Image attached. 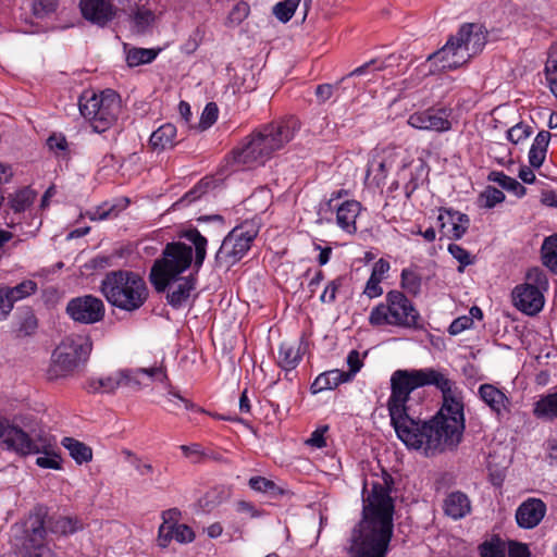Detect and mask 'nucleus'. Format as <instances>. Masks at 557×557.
Segmentation results:
<instances>
[{"mask_svg":"<svg viewBox=\"0 0 557 557\" xmlns=\"http://www.w3.org/2000/svg\"><path fill=\"white\" fill-rule=\"evenodd\" d=\"M50 444L44 443L40 448V453H44V456H40L36 459V465L44 469H53L59 470L61 469V459L60 456L55 453H50L49 448Z\"/></svg>","mask_w":557,"mask_h":557,"instance_id":"c03bdc74","label":"nucleus"},{"mask_svg":"<svg viewBox=\"0 0 557 557\" xmlns=\"http://www.w3.org/2000/svg\"><path fill=\"white\" fill-rule=\"evenodd\" d=\"M401 287L411 295H418L421 290V276L412 269L401 271Z\"/></svg>","mask_w":557,"mask_h":557,"instance_id":"37998d69","label":"nucleus"},{"mask_svg":"<svg viewBox=\"0 0 557 557\" xmlns=\"http://www.w3.org/2000/svg\"><path fill=\"white\" fill-rule=\"evenodd\" d=\"M100 292L112 307L126 312L140 309L149 296L144 277L128 270L108 272L101 281Z\"/></svg>","mask_w":557,"mask_h":557,"instance_id":"39448f33","label":"nucleus"},{"mask_svg":"<svg viewBox=\"0 0 557 557\" xmlns=\"http://www.w3.org/2000/svg\"><path fill=\"white\" fill-rule=\"evenodd\" d=\"M166 373L161 367L122 369L103 377H91L87 389L92 393H113L125 386L133 389L147 387L153 381L166 380Z\"/></svg>","mask_w":557,"mask_h":557,"instance_id":"1a4fd4ad","label":"nucleus"},{"mask_svg":"<svg viewBox=\"0 0 557 557\" xmlns=\"http://www.w3.org/2000/svg\"><path fill=\"white\" fill-rule=\"evenodd\" d=\"M249 486L253 491L267 494L270 497H277L284 493V491L277 486L273 481L263 476H252L249 480Z\"/></svg>","mask_w":557,"mask_h":557,"instance_id":"58836bf2","label":"nucleus"},{"mask_svg":"<svg viewBox=\"0 0 557 557\" xmlns=\"http://www.w3.org/2000/svg\"><path fill=\"white\" fill-rule=\"evenodd\" d=\"M47 146L55 153L65 152L69 144L66 137L62 133H53L47 139Z\"/></svg>","mask_w":557,"mask_h":557,"instance_id":"13d9d810","label":"nucleus"},{"mask_svg":"<svg viewBox=\"0 0 557 557\" xmlns=\"http://www.w3.org/2000/svg\"><path fill=\"white\" fill-rule=\"evenodd\" d=\"M393 168V160H382L377 156H374L368 164L367 178L373 177L376 185L384 182L388 171Z\"/></svg>","mask_w":557,"mask_h":557,"instance_id":"e433bc0d","label":"nucleus"},{"mask_svg":"<svg viewBox=\"0 0 557 557\" xmlns=\"http://www.w3.org/2000/svg\"><path fill=\"white\" fill-rule=\"evenodd\" d=\"M0 443L5 450L14 451L20 456H27L38 454L40 451L39 445L14 421L3 433Z\"/></svg>","mask_w":557,"mask_h":557,"instance_id":"f3484780","label":"nucleus"},{"mask_svg":"<svg viewBox=\"0 0 557 557\" xmlns=\"http://www.w3.org/2000/svg\"><path fill=\"white\" fill-rule=\"evenodd\" d=\"M329 430L327 425L320 426L314 430L310 437L306 441V444L314 448H323L326 446L324 434Z\"/></svg>","mask_w":557,"mask_h":557,"instance_id":"680f3d73","label":"nucleus"},{"mask_svg":"<svg viewBox=\"0 0 557 557\" xmlns=\"http://www.w3.org/2000/svg\"><path fill=\"white\" fill-rule=\"evenodd\" d=\"M301 359L299 348L290 343H282L277 354V364L284 371L289 372L294 370Z\"/></svg>","mask_w":557,"mask_h":557,"instance_id":"7c9ffc66","label":"nucleus"},{"mask_svg":"<svg viewBox=\"0 0 557 557\" xmlns=\"http://www.w3.org/2000/svg\"><path fill=\"white\" fill-rule=\"evenodd\" d=\"M48 525L52 533L61 535L73 534L84 528L81 520L72 517H58L53 520H49Z\"/></svg>","mask_w":557,"mask_h":557,"instance_id":"473e14b6","label":"nucleus"},{"mask_svg":"<svg viewBox=\"0 0 557 557\" xmlns=\"http://www.w3.org/2000/svg\"><path fill=\"white\" fill-rule=\"evenodd\" d=\"M249 12L250 7L247 2L240 1L236 3L228 13L226 25L228 27L238 26L249 15Z\"/></svg>","mask_w":557,"mask_h":557,"instance_id":"de8ad7c7","label":"nucleus"},{"mask_svg":"<svg viewBox=\"0 0 557 557\" xmlns=\"http://www.w3.org/2000/svg\"><path fill=\"white\" fill-rule=\"evenodd\" d=\"M548 288L546 273L535 267L525 275V282L517 285L512 290V300L517 309L528 315L539 313L545 304L544 292Z\"/></svg>","mask_w":557,"mask_h":557,"instance_id":"f8f14e48","label":"nucleus"},{"mask_svg":"<svg viewBox=\"0 0 557 557\" xmlns=\"http://www.w3.org/2000/svg\"><path fill=\"white\" fill-rule=\"evenodd\" d=\"M376 63V61H370L368 63H364L363 65L351 71L347 76L343 77L338 83L335 85L331 84H321L318 85L315 88V96L321 102H325L329 100L335 90H337L342 83L347 81L349 77L356 76V75H362L364 74L371 66H373Z\"/></svg>","mask_w":557,"mask_h":557,"instance_id":"c756f323","label":"nucleus"},{"mask_svg":"<svg viewBox=\"0 0 557 557\" xmlns=\"http://www.w3.org/2000/svg\"><path fill=\"white\" fill-rule=\"evenodd\" d=\"M37 289L36 282L32 280L23 281L14 287H0L1 296L10 298L14 304L25 297L33 295Z\"/></svg>","mask_w":557,"mask_h":557,"instance_id":"72a5a7b5","label":"nucleus"},{"mask_svg":"<svg viewBox=\"0 0 557 557\" xmlns=\"http://www.w3.org/2000/svg\"><path fill=\"white\" fill-rule=\"evenodd\" d=\"M91 351V343L82 335H70L61 341L51 355L48 376L64 377L84 364Z\"/></svg>","mask_w":557,"mask_h":557,"instance_id":"9d476101","label":"nucleus"},{"mask_svg":"<svg viewBox=\"0 0 557 557\" xmlns=\"http://www.w3.org/2000/svg\"><path fill=\"white\" fill-rule=\"evenodd\" d=\"M480 399L490 408L498 420L510 413L511 400L504 391L497 386L484 383L479 386Z\"/></svg>","mask_w":557,"mask_h":557,"instance_id":"6ab92c4d","label":"nucleus"},{"mask_svg":"<svg viewBox=\"0 0 557 557\" xmlns=\"http://www.w3.org/2000/svg\"><path fill=\"white\" fill-rule=\"evenodd\" d=\"M541 258L543 264L557 274V234L544 239L541 247Z\"/></svg>","mask_w":557,"mask_h":557,"instance_id":"c9c22d12","label":"nucleus"},{"mask_svg":"<svg viewBox=\"0 0 557 557\" xmlns=\"http://www.w3.org/2000/svg\"><path fill=\"white\" fill-rule=\"evenodd\" d=\"M125 455L127 457H132L133 458L131 462H132L133 467L137 470V472L140 475H148V474H151L153 472V467H152L151 463L143 462L139 457L135 456L129 450H126Z\"/></svg>","mask_w":557,"mask_h":557,"instance_id":"338daca9","label":"nucleus"},{"mask_svg":"<svg viewBox=\"0 0 557 557\" xmlns=\"http://www.w3.org/2000/svg\"><path fill=\"white\" fill-rule=\"evenodd\" d=\"M300 0H283L277 2L273 9V15L282 23H287L295 14Z\"/></svg>","mask_w":557,"mask_h":557,"instance_id":"79ce46f5","label":"nucleus"},{"mask_svg":"<svg viewBox=\"0 0 557 557\" xmlns=\"http://www.w3.org/2000/svg\"><path fill=\"white\" fill-rule=\"evenodd\" d=\"M208 186V183L200 182L197 184L194 188H191L188 193H186L180 200H177L174 203V207L182 208L184 206H187L198 198H200L205 193L206 188Z\"/></svg>","mask_w":557,"mask_h":557,"instance_id":"864d4df0","label":"nucleus"},{"mask_svg":"<svg viewBox=\"0 0 557 557\" xmlns=\"http://www.w3.org/2000/svg\"><path fill=\"white\" fill-rule=\"evenodd\" d=\"M347 363L349 366V371H344V374H350V381L356 375V373L361 369L362 361L360 359V355L357 350H351L347 356Z\"/></svg>","mask_w":557,"mask_h":557,"instance_id":"774afa93","label":"nucleus"},{"mask_svg":"<svg viewBox=\"0 0 557 557\" xmlns=\"http://www.w3.org/2000/svg\"><path fill=\"white\" fill-rule=\"evenodd\" d=\"M57 9V0H34L32 10L36 17L42 18Z\"/></svg>","mask_w":557,"mask_h":557,"instance_id":"6e6d98bb","label":"nucleus"},{"mask_svg":"<svg viewBox=\"0 0 557 557\" xmlns=\"http://www.w3.org/2000/svg\"><path fill=\"white\" fill-rule=\"evenodd\" d=\"M158 55V51L146 48H134L127 52L126 61L129 66H138L152 62Z\"/></svg>","mask_w":557,"mask_h":557,"instance_id":"ea45409f","label":"nucleus"},{"mask_svg":"<svg viewBox=\"0 0 557 557\" xmlns=\"http://www.w3.org/2000/svg\"><path fill=\"white\" fill-rule=\"evenodd\" d=\"M448 251L460 263V265L458 268L459 272H462L465 267H467L473 262L469 251H467L465 248H462L461 246H459L457 244L448 245Z\"/></svg>","mask_w":557,"mask_h":557,"instance_id":"5fc2aeb1","label":"nucleus"},{"mask_svg":"<svg viewBox=\"0 0 557 557\" xmlns=\"http://www.w3.org/2000/svg\"><path fill=\"white\" fill-rule=\"evenodd\" d=\"M176 127L173 124L165 123L151 134L149 145L153 150L160 151L173 148L175 145L174 138L176 137Z\"/></svg>","mask_w":557,"mask_h":557,"instance_id":"c85d7f7f","label":"nucleus"},{"mask_svg":"<svg viewBox=\"0 0 557 557\" xmlns=\"http://www.w3.org/2000/svg\"><path fill=\"white\" fill-rule=\"evenodd\" d=\"M482 207L492 209L505 200V194L492 186H487L479 196Z\"/></svg>","mask_w":557,"mask_h":557,"instance_id":"49530a36","label":"nucleus"},{"mask_svg":"<svg viewBox=\"0 0 557 557\" xmlns=\"http://www.w3.org/2000/svg\"><path fill=\"white\" fill-rule=\"evenodd\" d=\"M506 552L508 557H531V552L527 544L512 540L506 543Z\"/></svg>","mask_w":557,"mask_h":557,"instance_id":"4d7b16f0","label":"nucleus"},{"mask_svg":"<svg viewBox=\"0 0 557 557\" xmlns=\"http://www.w3.org/2000/svg\"><path fill=\"white\" fill-rule=\"evenodd\" d=\"M38 323L37 318L34 312L29 309H26L22 312L20 318V324L17 332L22 336H28L35 333L37 330Z\"/></svg>","mask_w":557,"mask_h":557,"instance_id":"8fccbe9b","label":"nucleus"},{"mask_svg":"<svg viewBox=\"0 0 557 557\" xmlns=\"http://www.w3.org/2000/svg\"><path fill=\"white\" fill-rule=\"evenodd\" d=\"M115 215V207L108 203H103L88 213L89 219L92 221H103Z\"/></svg>","mask_w":557,"mask_h":557,"instance_id":"bf43d9fd","label":"nucleus"},{"mask_svg":"<svg viewBox=\"0 0 557 557\" xmlns=\"http://www.w3.org/2000/svg\"><path fill=\"white\" fill-rule=\"evenodd\" d=\"M362 520L352 529L349 557H386L393 535L394 504L385 483L367 480L362 492Z\"/></svg>","mask_w":557,"mask_h":557,"instance_id":"f03ea898","label":"nucleus"},{"mask_svg":"<svg viewBox=\"0 0 557 557\" xmlns=\"http://www.w3.org/2000/svg\"><path fill=\"white\" fill-rule=\"evenodd\" d=\"M66 312L76 322L94 324L104 317L103 301L92 295L73 298L66 306Z\"/></svg>","mask_w":557,"mask_h":557,"instance_id":"2eb2a0df","label":"nucleus"},{"mask_svg":"<svg viewBox=\"0 0 557 557\" xmlns=\"http://www.w3.org/2000/svg\"><path fill=\"white\" fill-rule=\"evenodd\" d=\"M549 140L550 133L547 131H541L534 138L529 150V163L532 168L539 169L544 163Z\"/></svg>","mask_w":557,"mask_h":557,"instance_id":"cd10ccee","label":"nucleus"},{"mask_svg":"<svg viewBox=\"0 0 557 557\" xmlns=\"http://www.w3.org/2000/svg\"><path fill=\"white\" fill-rule=\"evenodd\" d=\"M120 111L121 99L110 89L99 95L86 91L79 98V112L96 133L108 131L116 122Z\"/></svg>","mask_w":557,"mask_h":557,"instance_id":"6e6552de","label":"nucleus"},{"mask_svg":"<svg viewBox=\"0 0 557 557\" xmlns=\"http://www.w3.org/2000/svg\"><path fill=\"white\" fill-rule=\"evenodd\" d=\"M34 194L29 189L18 190L10 199V206L16 213L24 212L34 201Z\"/></svg>","mask_w":557,"mask_h":557,"instance_id":"a18cd8bd","label":"nucleus"},{"mask_svg":"<svg viewBox=\"0 0 557 557\" xmlns=\"http://www.w3.org/2000/svg\"><path fill=\"white\" fill-rule=\"evenodd\" d=\"M184 457L190 459L193 462H199L205 456V453L199 444L182 445L180 447Z\"/></svg>","mask_w":557,"mask_h":557,"instance_id":"e2e57ef3","label":"nucleus"},{"mask_svg":"<svg viewBox=\"0 0 557 557\" xmlns=\"http://www.w3.org/2000/svg\"><path fill=\"white\" fill-rule=\"evenodd\" d=\"M397 437L426 455L456 446L465 430L463 397L447 370H396L387 400Z\"/></svg>","mask_w":557,"mask_h":557,"instance_id":"f257e3e1","label":"nucleus"},{"mask_svg":"<svg viewBox=\"0 0 557 557\" xmlns=\"http://www.w3.org/2000/svg\"><path fill=\"white\" fill-rule=\"evenodd\" d=\"M487 180L497 183L500 187L508 191H512L517 197L521 198L527 194V188L516 178L506 175L504 172L492 171Z\"/></svg>","mask_w":557,"mask_h":557,"instance_id":"f704fd0d","label":"nucleus"},{"mask_svg":"<svg viewBox=\"0 0 557 557\" xmlns=\"http://www.w3.org/2000/svg\"><path fill=\"white\" fill-rule=\"evenodd\" d=\"M61 444L69 450L70 456L78 465L89 462L92 459V449L78 440L73 437H64Z\"/></svg>","mask_w":557,"mask_h":557,"instance_id":"2f4dec72","label":"nucleus"},{"mask_svg":"<svg viewBox=\"0 0 557 557\" xmlns=\"http://www.w3.org/2000/svg\"><path fill=\"white\" fill-rule=\"evenodd\" d=\"M532 126L524 123H518L507 131V139L511 144L518 145L527 140L532 135Z\"/></svg>","mask_w":557,"mask_h":557,"instance_id":"09e8293b","label":"nucleus"},{"mask_svg":"<svg viewBox=\"0 0 557 557\" xmlns=\"http://www.w3.org/2000/svg\"><path fill=\"white\" fill-rule=\"evenodd\" d=\"M168 401L170 404V408L169 410L171 412H175L176 409L181 408V406L183 405L185 407V409L187 410H191V411H197V412H200V413H203L205 410L197 407L195 404H193L191 401L185 399L184 397H182L178 393L176 392H172L170 391L169 392V396H168Z\"/></svg>","mask_w":557,"mask_h":557,"instance_id":"3c124183","label":"nucleus"},{"mask_svg":"<svg viewBox=\"0 0 557 557\" xmlns=\"http://www.w3.org/2000/svg\"><path fill=\"white\" fill-rule=\"evenodd\" d=\"M546 78L557 77V46H553L549 50L545 64Z\"/></svg>","mask_w":557,"mask_h":557,"instance_id":"69168bd1","label":"nucleus"},{"mask_svg":"<svg viewBox=\"0 0 557 557\" xmlns=\"http://www.w3.org/2000/svg\"><path fill=\"white\" fill-rule=\"evenodd\" d=\"M180 238L187 240L195 248L194 267L199 270L207 256L208 239L201 235V233L195 228L189 227L180 233Z\"/></svg>","mask_w":557,"mask_h":557,"instance_id":"393cba45","label":"nucleus"},{"mask_svg":"<svg viewBox=\"0 0 557 557\" xmlns=\"http://www.w3.org/2000/svg\"><path fill=\"white\" fill-rule=\"evenodd\" d=\"M360 212V202L346 200L336 209V224L341 230L352 235L357 232L356 221Z\"/></svg>","mask_w":557,"mask_h":557,"instance_id":"4be33fe9","label":"nucleus"},{"mask_svg":"<svg viewBox=\"0 0 557 557\" xmlns=\"http://www.w3.org/2000/svg\"><path fill=\"white\" fill-rule=\"evenodd\" d=\"M342 286V280L335 278L325 286L323 293L320 296V300L323 304H332L336 299L338 288Z\"/></svg>","mask_w":557,"mask_h":557,"instance_id":"052dcab7","label":"nucleus"},{"mask_svg":"<svg viewBox=\"0 0 557 557\" xmlns=\"http://www.w3.org/2000/svg\"><path fill=\"white\" fill-rule=\"evenodd\" d=\"M486 44V33L480 24L469 23L462 25L456 35L451 36L446 45L430 54L428 62L434 67L432 72L456 70L478 53Z\"/></svg>","mask_w":557,"mask_h":557,"instance_id":"20e7f679","label":"nucleus"},{"mask_svg":"<svg viewBox=\"0 0 557 557\" xmlns=\"http://www.w3.org/2000/svg\"><path fill=\"white\" fill-rule=\"evenodd\" d=\"M533 416L540 420L554 421L557 419V391L541 396L533 405Z\"/></svg>","mask_w":557,"mask_h":557,"instance_id":"bb28decb","label":"nucleus"},{"mask_svg":"<svg viewBox=\"0 0 557 557\" xmlns=\"http://www.w3.org/2000/svg\"><path fill=\"white\" fill-rule=\"evenodd\" d=\"M546 505L537 498H529L523 502L516 511V520L523 529L535 528L544 518Z\"/></svg>","mask_w":557,"mask_h":557,"instance_id":"412c9836","label":"nucleus"},{"mask_svg":"<svg viewBox=\"0 0 557 557\" xmlns=\"http://www.w3.org/2000/svg\"><path fill=\"white\" fill-rule=\"evenodd\" d=\"M181 511L171 508L162 512V524L158 530V544L165 548L175 540L180 544H188L195 540V532L190 527L180 523Z\"/></svg>","mask_w":557,"mask_h":557,"instance_id":"4468645a","label":"nucleus"},{"mask_svg":"<svg viewBox=\"0 0 557 557\" xmlns=\"http://www.w3.org/2000/svg\"><path fill=\"white\" fill-rule=\"evenodd\" d=\"M172 282L174 284H170L168 286L169 292L166 300L172 308L178 309L187 302L191 290L195 288V280L190 276L181 278L176 277V280Z\"/></svg>","mask_w":557,"mask_h":557,"instance_id":"5701e85b","label":"nucleus"},{"mask_svg":"<svg viewBox=\"0 0 557 557\" xmlns=\"http://www.w3.org/2000/svg\"><path fill=\"white\" fill-rule=\"evenodd\" d=\"M420 315L412 302L399 290H389L384 301L373 307L369 323L372 326L416 329Z\"/></svg>","mask_w":557,"mask_h":557,"instance_id":"423d86ee","label":"nucleus"},{"mask_svg":"<svg viewBox=\"0 0 557 557\" xmlns=\"http://www.w3.org/2000/svg\"><path fill=\"white\" fill-rule=\"evenodd\" d=\"M219 109L214 102H209L206 104L199 122V128L205 131L212 126L218 120Z\"/></svg>","mask_w":557,"mask_h":557,"instance_id":"603ef678","label":"nucleus"},{"mask_svg":"<svg viewBox=\"0 0 557 557\" xmlns=\"http://www.w3.org/2000/svg\"><path fill=\"white\" fill-rule=\"evenodd\" d=\"M450 111L445 108H429L409 115L408 125L413 128L436 133L451 129Z\"/></svg>","mask_w":557,"mask_h":557,"instance_id":"dca6fc26","label":"nucleus"},{"mask_svg":"<svg viewBox=\"0 0 557 557\" xmlns=\"http://www.w3.org/2000/svg\"><path fill=\"white\" fill-rule=\"evenodd\" d=\"M83 16L94 24L104 26L115 15V8L109 0H81Z\"/></svg>","mask_w":557,"mask_h":557,"instance_id":"aec40b11","label":"nucleus"},{"mask_svg":"<svg viewBox=\"0 0 557 557\" xmlns=\"http://www.w3.org/2000/svg\"><path fill=\"white\" fill-rule=\"evenodd\" d=\"M480 557H505L506 542L494 535L479 545Z\"/></svg>","mask_w":557,"mask_h":557,"instance_id":"4c0bfd02","label":"nucleus"},{"mask_svg":"<svg viewBox=\"0 0 557 557\" xmlns=\"http://www.w3.org/2000/svg\"><path fill=\"white\" fill-rule=\"evenodd\" d=\"M193 262L191 246L183 242L168 243L162 257L157 259L150 270V281L158 293L166 290L172 281L185 272Z\"/></svg>","mask_w":557,"mask_h":557,"instance_id":"0eeeda50","label":"nucleus"},{"mask_svg":"<svg viewBox=\"0 0 557 557\" xmlns=\"http://www.w3.org/2000/svg\"><path fill=\"white\" fill-rule=\"evenodd\" d=\"M443 510L446 516L454 520L462 519L470 513L471 502L465 493L451 492L444 499Z\"/></svg>","mask_w":557,"mask_h":557,"instance_id":"b1692460","label":"nucleus"},{"mask_svg":"<svg viewBox=\"0 0 557 557\" xmlns=\"http://www.w3.org/2000/svg\"><path fill=\"white\" fill-rule=\"evenodd\" d=\"M47 516L45 507H35L21 525H14L24 557H57L47 541Z\"/></svg>","mask_w":557,"mask_h":557,"instance_id":"9b49d317","label":"nucleus"},{"mask_svg":"<svg viewBox=\"0 0 557 557\" xmlns=\"http://www.w3.org/2000/svg\"><path fill=\"white\" fill-rule=\"evenodd\" d=\"M350 381V374H344V371L334 369L321 373L312 383L311 391L313 394L325 389L336 388L339 384Z\"/></svg>","mask_w":557,"mask_h":557,"instance_id":"a878e982","label":"nucleus"},{"mask_svg":"<svg viewBox=\"0 0 557 557\" xmlns=\"http://www.w3.org/2000/svg\"><path fill=\"white\" fill-rule=\"evenodd\" d=\"M473 325L472 318L467 315L459 317L455 319L448 327V332L451 335H457L465 330L470 329Z\"/></svg>","mask_w":557,"mask_h":557,"instance_id":"0e129e2a","label":"nucleus"},{"mask_svg":"<svg viewBox=\"0 0 557 557\" xmlns=\"http://www.w3.org/2000/svg\"><path fill=\"white\" fill-rule=\"evenodd\" d=\"M437 222L443 236L449 239H460L470 225V219L467 214L446 208L438 210Z\"/></svg>","mask_w":557,"mask_h":557,"instance_id":"a211bd4d","label":"nucleus"},{"mask_svg":"<svg viewBox=\"0 0 557 557\" xmlns=\"http://www.w3.org/2000/svg\"><path fill=\"white\" fill-rule=\"evenodd\" d=\"M295 131V121H282L262 126L248 136L242 147L234 150L235 162L249 168L263 164L276 150L282 149L294 138Z\"/></svg>","mask_w":557,"mask_h":557,"instance_id":"7ed1b4c3","label":"nucleus"},{"mask_svg":"<svg viewBox=\"0 0 557 557\" xmlns=\"http://www.w3.org/2000/svg\"><path fill=\"white\" fill-rule=\"evenodd\" d=\"M257 236L252 225H240L233 228L223 239L215 253V267L228 270L236 264L250 249L251 243Z\"/></svg>","mask_w":557,"mask_h":557,"instance_id":"ddd939ff","label":"nucleus"},{"mask_svg":"<svg viewBox=\"0 0 557 557\" xmlns=\"http://www.w3.org/2000/svg\"><path fill=\"white\" fill-rule=\"evenodd\" d=\"M153 21L154 14L151 10L138 8L132 16L133 29L143 34L152 25Z\"/></svg>","mask_w":557,"mask_h":557,"instance_id":"a19ab883","label":"nucleus"}]
</instances>
